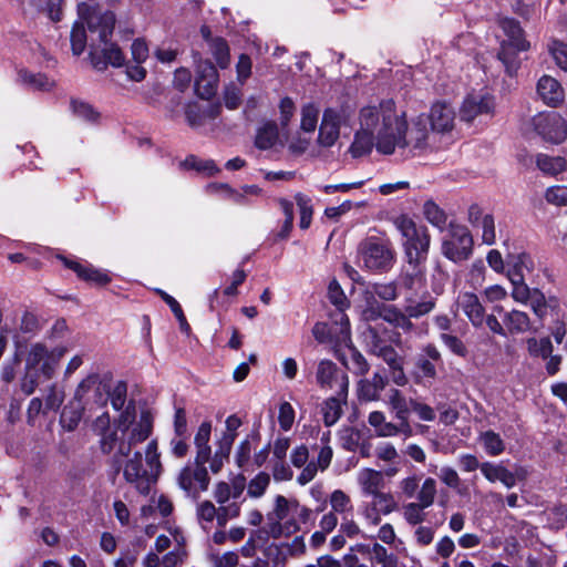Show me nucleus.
I'll list each match as a JSON object with an SVG mask.
<instances>
[{
	"mask_svg": "<svg viewBox=\"0 0 567 567\" xmlns=\"http://www.w3.org/2000/svg\"><path fill=\"white\" fill-rule=\"evenodd\" d=\"M110 417L102 414L95 421L96 430H105L101 433V449L103 453L113 452L112 465L116 472L122 471L124 480L133 485L136 491L147 495L161 474L162 464L157 442L152 440L145 450V466L142 454L138 451L132 453V449L145 440L152 433V417L148 412H142L135 422V408L127 405L121 413L114 429H109Z\"/></svg>",
	"mask_w": 567,
	"mask_h": 567,
	"instance_id": "obj_1",
	"label": "nucleus"
},
{
	"mask_svg": "<svg viewBox=\"0 0 567 567\" xmlns=\"http://www.w3.org/2000/svg\"><path fill=\"white\" fill-rule=\"evenodd\" d=\"M78 12L85 19L90 31V59L94 69L103 71L109 64L122 66L125 60L123 52L109 41L115 27V14L112 11H101L85 2L78 4Z\"/></svg>",
	"mask_w": 567,
	"mask_h": 567,
	"instance_id": "obj_2",
	"label": "nucleus"
},
{
	"mask_svg": "<svg viewBox=\"0 0 567 567\" xmlns=\"http://www.w3.org/2000/svg\"><path fill=\"white\" fill-rule=\"evenodd\" d=\"M66 351L62 346L49 349L42 342L30 344L25 354L24 375L20 383L21 391L31 395L39 386L40 379H53Z\"/></svg>",
	"mask_w": 567,
	"mask_h": 567,
	"instance_id": "obj_3",
	"label": "nucleus"
},
{
	"mask_svg": "<svg viewBox=\"0 0 567 567\" xmlns=\"http://www.w3.org/2000/svg\"><path fill=\"white\" fill-rule=\"evenodd\" d=\"M358 483L365 496L371 497L367 518L373 524L381 523V515L390 513V470L362 468Z\"/></svg>",
	"mask_w": 567,
	"mask_h": 567,
	"instance_id": "obj_4",
	"label": "nucleus"
},
{
	"mask_svg": "<svg viewBox=\"0 0 567 567\" xmlns=\"http://www.w3.org/2000/svg\"><path fill=\"white\" fill-rule=\"evenodd\" d=\"M361 130L354 135V140L349 147V153L353 158L368 155L374 146V132L379 126V112L375 107L362 109L360 114ZM375 148L379 153L390 154V135L388 124L384 122L378 128Z\"/></svg>",
	"mask_w": 567,
	"mask_h": 567,
	"instance_id": "obj_5",
	"label": "nucleus"
},
{
	"mask_svg": "<svg viewBox=\"0 0 567 567\" xmlns=\"http://www.w3.org/2000/svg\"><path fill=\"white\" fill-rule=\"evenodd\" d=\"M498 25L506 39L499 44L497 58L505 66L506 72L513 75L520 64L518 53L527 51L530 44L525 39V33L519 22L515 19L502 18L498 21Z\"/></svg>",
	"mask_w": 567,
	"mask_h": 567,
	"instance_id": "obj_6",
	"label": "nucleus"
},
{
	"mask_svg": "<svg viewBox=\"0 0 567 567\" xmlns=\"http://www.w3.org/2000/svg\"><path fill=\"white\" fill-rule=\"evenodd\" d=\"M395 228L401 235L402 246L408 262L423 261L430 248V235L425 226L416 223L408 215H401L394 220Z\"/></svg>",
	"mask_w": 567,
	"mask_h": 567,
	"instance_id": "obj_7",
	"label": "nucleus"
},
{
	"mask_svg": "<svg viewBox=\"0 0 567 567\" xmlns=\"http://www.w3.org/2000/svg\"><path fill=\"white\" fill-rule=\"evenodd\" d=\"M296 501H289L282 495L275 498L274 509L267 513L262 532L269 537L278 539L289 537L299 530V522L293 518Z\"/></svg>",
	"mask_w": 567,
	"mask_h": 567,
	"instance_id": "obj_8",
	"label": "nucleus"
},
{
	"mask_svg": "<svg viewBox=\"0 0 567 567\" xmlns=\"http://www.w3.org/2000/svg\"><path fill=\"white\" fill-rule=\"evenodd\" d=\"M473 237L464 225L451 221L447 233L442 239V254L457 264L470 259L473 254Z\"/></svg>",
	"mask_w": 567,
	"mask_h": 567,
	"instance_id": "obj_9",
	"label": "nucleus"
},
{
	"mask_svg": "<svg viewBox=\"0 0 567 567\" xmlns=\"http://www.w3.org/2000/svg\"><path fill=\"white\" fill-rule=\"evenodd\" d=\"M392 410L396 413L398 423H392V435L402 433L405 436L412 433L408 421L410 411H414L422 421H433L435 419L434 410L426 404L406 400L398 390H392Z\"/></svg>",
	"mask_w": 567,
	"mask_h": 567,
	"instance_id": "obj_10",
	"label": "nucleus"
},
{
	"mask_svg": "<svg viewBox=\"0 0 567 567\" xmlns=\"http://www.w3.org/2000/svg\"><path fill=\"white\" fill-rule=\"evenodd\" d=\"M426 121L419 116L411 125L404 116L396 117L392 123V153L395 147L422 148L427 138Z\"/></svg>",
	"mask_w": 567,
	"mask_h": 567,
	"instance_id": "obj_11",
	"label": "nucleus"
},
{
	"mask_svg": "<svg viewBox=\"0 0 567 567\" xmlns=\"http://www.w3.org/2000/svg\"><path fill=\"white\" fill-rule=\"evenodd\" d=\"M359 264L371 271L383 270L390 261L386 237L371 235L358 248Z\"/></svg>",
	"mask_w": 567,
	"mask_h": 567,
	"instance_id": "obj_12",
	"label": "nucleus"
},
{
	"mask_svg": "<svg viewBox=\"0 0 567 567\" xmlns=\"http://www.w3.org/2000/svg\"><path fill=\"white\" fill-rule=\"evenodd\" d=\"M534 131L546 142L560 144L567 137V123L557 112H540L532 118Z\"/></svg>",
	"mask_w": 567,
	"mask_h": 567,
	"instance_id": "obj_13",
	"label": "nucleus"
},
{
	"mask_svg": "<svg viewBox=\"0 0 567 567\" xmlns=\"http://www.w3.org/2000/svg\"><path fill=\"white\" fill-rule=\"evenodd\" d=\"M226 431L216 442V450L210 462V472L217 474L229 460L233 444L237 437V430L241 425V421L237 415H229L226 419Z\"/></svg>",
	"mask_w": 567,
	"mask_h": 567,
	"instance_id": "obj_14",
	"label": "nucleus"
},
{
	"mask_svg": "<svg viewBox=\"0 0 567 567\" xmlns=\"http://www.w3.org/2000/svg\"><path fill=\"white\" fill-rule=\"evenodd\" d=\"M177 483L188 496L196 498L202 492L207 491L210 477L206 466L193 462L181 470Z\"/></svg>",
	"mask_w": 567,
	"mask_h": 567,
	"instance_id": "obj_15",
	"label": "nucleus"
},
{
	"mask_svg": "<svg viewBox=\"0 0 567 567\" xmlns=\"http://www.w3.org/2000/svg\"><path fill=\"white\" fill-rule=\"evenodd\" d=\"M316 380L321 389L336 390L339 396H348V375L341 372L331 360L323 359L318 363Z\"/></svg>",
	"mask_w": 567,
	"mask_h": 567,
	"instance_id": "obj_16",
	"label": "nucleus"
},
{
	"mask_svg": "<svg viewBox=\"0 0 567 567\" xmlns=\"http://www.w3.org/2000/svg\"><path fill=\"white\" fill-rule=\"evenodd\" d=\"M495 110L494 96L488 93H472L468 94L461 107V121L471 123L477 117L492 116Z\"/></svg>",
	"mask_w": 567,
	"mask_h": 567,
	"instance_id": "obj_17",
	"label": "nucleus"
},
{
	"mask_svg": "<svg viewBox=\"0 0 567 567\" xmlns=\"http://www.w3.org/2000/svg\"><path fill=\"white\" fill-rule=\"evenodd\" d=\"M347 115L344 111L327 109L323 112L322 121L319 127L318 142L321 146H332L340 135V126L346 124Z\"/></svg>",
	"mask_w": 567,
	"mask_h": 567,
	"instance_id": "obj_18",
	"label": "nucleus"
},
{
	"mask_svg": "<svg viewBox=\"0 0 567 567\" xmlns=\"http://www.w3.org/2000/svg\"><path fill=\"white\" fill-rule=\"evenodd\" d=\"M463 312L471 323L480 328L484 324L485 309L477 295L470 291L460 292L455 300V313Z\"/></svg>",
	"mask_w": 567,
	"mask_h": 567,
	"instance_id": "obj_19",
	"label": "nucleus"
},
{
	"mask_svg": "<svg viewBox=\"0 0 567 567\" xmlns=\"http://www.w3.org/2000/svg\"><path fill=\"white\" fill-rule=\"evenodd\" d=\"M429 120L433 131L450 132L454 126L455 111L446 102H436L431 107Z\"/></svg>",
	"mask_w": 567,
	"mask_h": 567,
	"instance_id": "obj_20",
	"label": "nucleus"
},
{
	"mask_svg": "<svg viewBox=\"0 0 567 567\" xmlns=\"http://www.w3.org/2000/svg\"><path fill=\"white\" fill-rule=\"evenodd\" d=\"M537 93L544 103L554 107L559 105L565 99L563 86L556 79L549 75H543L538 80Z\"/></svg>",
	"mask_w": 567,
	"mask_h": 567,
	"instance_id": "obj_21",
	"label": "nucleus"
},
{
	"mask_svg": "<svg viewBox=\"0 0 567 567\" xmlns=\"http://www.w3.org/2000/svg\"><path fill=\"white\" fill-rule=\"evenodd\" d=\"M480 471L491 483L498 481L507 488H512L516 485V475L502 464L484 462L480 466Z\"/></svg>",
	"mask_w": 567,
	"mask_h": 567,
	"instance_id": "obj_22",
	"label": "nucleus"
},
{
	"mask_svg": "<svg viewBox=\"0 0 567 567\" xmlns=\"http://www.w3.org/2000/svg\"><path fill=\"white\" fill-rule=\"evenodd\" d=\"M420 262H408L399 279V285L414 295H417L424 288V276L420 268Z\"/></svg>",
	"mask_w": 567,
	"mask_h": 567,
	"instance_id": "obj_23",
	"label": "nucleus"
},
{
	"mask_svg": "<svg viewBox=\"0 0 567 567\" xmlns=\"http://www.w3.org/2000/svg\"><path fill=\"white\" fill-rule=\"evenodd\" d=\"M64 264L70 269L74 270L76 275L86 280L97 285H106L111 281L110 276L100 269H95L92 266L82 265L76 261H68L64 259Z\"/></svg>",
	"mask_w": 567,
	"mask_h": 567,
	"instance_id": "obj_24",
	"label": "nucleus"
},
{
	"mask_svg": "<svg viewBox=\"0 0 567 567\" xmlns=\"http://www.w3.org/2000/svg\"><path fill=\"white\" fill-rule=\"evenodd\" d=\"M503 324L506 329V334H519L529 330L530 321L527 313L519 310H512L504 315Z\"/></svg>",
	"mask_w": 567,
	"mask_h": 567,
	"instance_id": "obj_25",
	"label": "nucleus"
},
{
	"mask_svg": "<svg viewBox=\"0 0 567 567\" xmlns=\"http://www.w3.org/2000/svg\"><path fill=\"white\" fill-rule=\"evenodd\" d=\"M388 382L386 374L374 373L372 381L361 380L359 382V396L364 400H377L380 392Z\"/></svg>",
	"mask_w": 567,
	"mask_h": 567,
	"instance_id": "obj_26",
	"label": "nucleus"
},
{
	"mask_svg": "<svg viewBox=\"0 0 567 567\" xmlns=\"http://www.w3.org/2000/svg\"><path fill=\"white\" fill-rule=\"evenodd\" d=\"M331 327L334 329L337 344L348 346L351 343L350 321L344 310H338L333 315Z\"/></svg>",
	"mask_w": 567,
	"mask_h": 567,
	"instance_id": "obj_27",
	"label": "nucleus"
},
{
	"mask_svg": "<svg viewBox=\"0 0 567 567\" xmlns=\"http://www.w3.org/2000/svg\"><path fill=\"white\" fill-rule=\"evenodd\" d=\"M19 80L22 84L32 90L50 91L54 86V81L43 73H33L28 70L19 71Z\"/></svg>",
	"mask_w": 567,
	"mask_h": 567,
	"instance_id": "obj_28",
	"label": "nucleus"
},
{
	"mask_svg": "<svg viewBox=\"0 0 567 567\" xmlns=\"http://www.w3.org/2000/svg\"><path fill=\"white\" fill-rule=\"evenodd\" d=\"M79 18L80 20L74 22L70 35L71 49L74 55H81L86 48L87 41L90 42V35L87 37L84 27L86 21L80 14Z\"/></svg>",
	"mask_w": 567,
	"mask_h": 567,
	"instance_id": "obj_29",
	"label": "nucleus"
},
{
	"mask_svg": "<svg viewBox=\"0 0 567 567\" xmlns=\"http://www.w3.org/2000/svg\"><path fill=\"white\" fill-rule=\"evenodd\" d=\"M347 398L331 396L323 402L322 415L323 422L327 426L336 424L342 415V402H346Z\"/></svg>",
	"mask_w": 567,
	"mask_h": 567,
	"instance_id": "obj_30",
	"label": "nucleus"
},
{
	"mask_svg": "<svg viewBox=\"0 0 567 567\" xmlns=\"http://www.w3.org/2000/svg\"><path fill=\"white\" fill-rule=\"evenodd\" d=\"M536 165L544 174L555 176L566 169V159L561 156L538 154L536 157Z\"/></svg>",
	"mask_w": 567,
	"mask_h": 567,
	"instance_id": "obj_31",
	"label": "nucleus"
},
{
	"mask_svg": "<svg viewBox=\"0 0 567 567\" xmlns=\"http://www.w3.org/2000/svg\"><path fill=\"white\" fill-rule=\"evenodd\" d=\"M423 215L432 226L441 231L445 229L447 215L434 200L429 199L424 203Z\"/></svg>",
	"mask_w": 567,
	"mask_h": 567,
	"instance_id": "obj_32",
	"label": "nucleus"
},
{
	"mask_svg": "<svg viewBox=\"0 0 567 567\" xmlns=\"http://www.w3.org/2000/svg\"><path fill=\"white\" fill-rule=\"evenodd\" d=\"M346 347L348 348V354L343 358L346 368L355 374H365L369 364L364 357L352 346V342Z\"/></svg>",
	"mask_w": 567,
	"mask_h": 567,
	"instance_id": "obj_33",
	"label": "nucleus"
},
{
	"mask_svg": "<svg viewBox=\"0 0 567 567\" xmlns=\"http://www.w3.org/2000/svg\"><path fill=\"white\" fill-rule=\"evenodd\" d=\"M278 204L285 215V221L280 229L275 234V238L277 240H284L289 237L293 227V203L286 198H280L278 199Z\"/></svg>",
	"mask_w": 567,
	"mask_h": 567,
	"instance_id": "obj_34",
	"label": "nucleus"
},
{
	"mask_svg": "<svg viewBox=\"0 0 567 567\" xmlns=\"http://www.w3.org/2000/svg\"><path fill=\"white\" fill-rule=\"evenodd\" d=\"M480 442L489 456H497L505 451V443L501 435L492 430L481 433Z\"/></svg>",
	"mask_w": 567,
	"mask_h": 567,
	"instance_id": "obj_35",
	"label": "nucleus"
},
{
	"mask_svg": "<svg viewBox=\"0 0 567 567\" xmlns=\"http://www.w3.org/2000/svg\"><path fill=\"white\" fill-rule=\"evenodd\" d=\"M278 140V128L275 123H265L257 131L255 144L260 150H268L272 147Z\"/></svg>",
	"mask_w": 567,
	"mask_h": 567,
	"instance_id": "obj_36",
	"label": "nucleus"
},
{
	"mask_svg": "<svg viewBox=\"0 0 567 567\" xmlns=\"http://www.w3.org/2000/svg\"><path fill=\"white\" fill-rule=\"evenodd\" d=\"M368 423L370 425V437H388L390 435V422L386 421L383 412H371L368 417Z\"/></svg>",
	"mask_w": 567,
	"mask_h": 567,
	"instance_id": "obj_37",
	"label": "nucleus"
},
{
	"mask_svg": "<svg viewBox=\"0 0 567 567\" xmlns=\"http://www.w3.org/2000/svg\"><path fill=\"white\" fill-rule=\"evenodd\" d=\"M207 193L217 194L223 196L226 199H229L238 205L246 204V196L244 190L239 192L237 189L231 188L228 184L221 183H212L206 187Z\"/></svg>",
	"mask_w": 567,
	"mask_h": 567,
	"instance_id": "obj_38",
	"label": "nucleus"
},
{
	"mask_svg": "<svg viewBox=\"0 0 567 567\" xmlns=\"http://www.w3.org/2000/svg\"><path fill=\"white\" fill-rule=\"evenodd\" d=\"M185 169H195L207 176H213L219 173V168L213 159H200L194 155L187 156L182 163Z\"/></svg>",
	"mask_w": 567,
	"mask_h": 567,
	"instance_id": "obj_39",
	"label": "nucleus"
},
{
	"mask_svg": "<svg viewBox=\"0 0 567 567\" xmlns=\"http://www.w3.org/2000/svg\"><path fill=\"white\" fill-rule=\"evenodd\" d=\"M295 200L300 213L299 226L301 229H308L311 225L313 207L311 198L302 193L295 195Z\"/></svg>",
	"mask_w": 567,
	"mask_h": 567,
	"instance_id": "obj_40",
	"label": "nucleus"
},
{
	"mask_svg": "<svg viewBox=\"0 0 567 567\" xmlns=\"http://www.w3.org/2000/svg\"><path fill=\"white\" fill-rule=\"evenodd\" d=\"M82 419V411L80 405H73L72 403L65 405L60 415V424L66 431H73L78 427Z\"/></svg>",
	"mask_w": 567,
	"mask_h": 567,
	"instance_id": "obj_41",
	"label": "nucleus"
},
{
	"mask_svg": "<svg viewBox=\"0 0 567 567\" xmlns=\"http://www.w3.org/2000/svg\"><path fill=\"white\" fill-rule=\"evenodd\" d=\"M209 49L217 64L225 69L229 64V48L227 42L221 38L209 40Z\"/></svg>",
	"mask_w": 567,
	"mask_h": 567,
	"instance_id": "obj_42",
	"label": "nucleus"
},
{
	"mask_svg": "<svg viewBox=\"0 0 567 567\" xmlns=\"http://www.w3.org/2000/svg\"><path fill=\"white\" fill-rule=\"evenodd\" d=\"M369 330L372 337L371 340V351L378 357H382L386 363H390V349L388 344V339L378 334V326H369Z\"/></svg>",
	"mask_w": 567,
	"mask_h": 567,
	"instance_id": "obj_43",
	"label": "nucleus"
},
{
	"mask_svg": "<svg viewBox=\"0 0 567 567\" xmlns=\"http://www.w3.org/2000/svg\"><path fill=\"white\" fill-rule=\"evenodd\" d=\"M174 538L177 543V547L167 553L162 558V567H177L178 565H182L184 558L186 557V550L182 546L184 542V537L176 533L174 535Z\"/></svg>",
	"mask_w": 567,
	"mask_h": 567,
	"instance_id": "obj_44",
	"label": "nucleus"
},
{
	"mask_svg": "<svg viewBox=\"0 0 567 567\" xmlns=\"http://www.w3.org/2000/svg\"><path fill=\"white\" fill-rule=\"evenodd\" d=\"M320 109L315 103H308L302 106L301 110V128L305 132H315L318 118H319Z\"/></svg>",
	"mask_w": 567,
	"mask_h": 567,
	"instance_id": "obj_45",
	"label": "nucleus"
},
{
	"mask_svg": "<svg viewBox=\"0 0 567 567\" xmlns=\"http://www.w3.org/2000/svg\"><path fill=\"white\" fill-rule=\"evenodd\" d=\"M364 317L370 322H375L373 326H378V333L380 332V326L383 322H390V310L385 305L371 303L364 311Z\"/></svg>",
	"mask_w": 567,
	"mask_h": 567,
	"instance_id": "obj_46",
	"label": "nucleus"
},
{
	"mask_svg": "<svg viewBox=\"0 0 567 567\" xmlns=\"http://www.w3.org/2000/svg\"><path fill=\"white\" fill-rule=\"evenodd\" d=\"M64 401V391L58 383H51L47 388L44 396V411H58Z\"/></svg>",
	"mask_w": 567,
	"mask_h": 567,
	"instance_id": "obj_47",
	"label": "nucleus"
},
{
	"mask_svg": "<svg viewBox=\"0 0 567 567\" xmlns=\"http://www.w3.org/2000/svg\"><path fill=\"white\" fill-rule=\"evenodd\" d=\"M527 349L530 355L547 359L553 353V344L549 338H529Z\"/></svg>",
	"mask_w": 567,
	"mask_h": 567,
	"instance_id": "obj_48",
	"label": "nucleus"
},
{
	"mask_svg": "<svg viewBox=\"0 0 567 567\" xmlns=\"http://www.w3.org/2000/svg\"><path fill=\"white\" fill-rule=\"evenodd\" d=\"M270 484V476L265 472L258 473L247 485V494L252 498L261 497Z\"/></svg>",
	"mask_w": 567,
	"mask_h": 567,
	"instance_id": "obj_49",
	"label": "nucleus"
},
{
	"mask_svg": "<svg viewBox=\"0 0 567 567\" xmlns=\"http://www.w3.org/2000/svg\"><path fill=\"white\" fill-rule=\"evenodd\" d=\"M196 63V79L218 81V73L214 64L208 60H202L199 53H194Z\"/></svg>",
	"mask_w": 567,
	"mask_h": 567,
	"instance_id": "obj_50",
	"label": "nucleus"
},
{
	"mask_svg": "<svg viewBox=\"0 0 567 567\" xmlns=\"http://www.w3.org/2000/svg\"><path fill=\"white\" fill-rule=\"evenodd\" d=\"M435 495H436V482L434 478L427 477L423 482V484L417 493V501H419L417 503L421 504L423 507L427 508L434 503Z\"/></svg>",
	"mask_w": 567,
	"mask_h": 567,
	"instance_id": "obj_51",
	"label": "nucleus"
},
{
	"mask_svg": "<svg viewBox=\"0 0 567 567\" xmlns=\"http://www.w3.org/2000/svg\"><path fill=\"white\" fill-rule=\"evenodd\" d=\"M440 480L449 487L455 489L457 494L465 495L466 488L461 487V478L457 472L450 466H443L439 472Z\"/></svg>",
	"mask_w": 567,
	"mask_h": 567,
	"instance_id": "obj_52",
	"label": "nucleus"
},
{
	"mask_svg": "<svg viewBox=\"0 0 567 567\" xmlns=\"http://www.w3.org/2000/svg\"><path fill=\"white\" fill-rule=\"evenodd\" d=\"M328 298L338 310H346L349 307V300L336 279L329 284Z\"/></svg>",
	"mask_w": 567,
	"mask_h": 567,
	"instance_id": "obj_53",
	"label": "nucleus"
},
{
	"mask_svg": "<svg viewBox=\"0 0 567 567\" xmlns=\"http://www.w3.org/2000/svg\"><path fill=\"white\" fill-rule=\"evenodd\" d=\"M330 504L334 514H347L352 512L349 496L341 489H336L330 496Z\"/></svg>",
	"mask_w": 567,
	"mask_h": 567,
	"instance_id": "obj_54",
	"label": "nucleus"
},
{
	"mask_svg": "<svg viewBox=\"0 0 567 567\" xmlns=\"http://www.w3.org/2000/svg\"><path fill=\"white\" fill-rule=\"evenodd\" d=\"M443 344L455 355L465 358L467 355V348L464 342L456 336L443 332L440 336Z\"/></svg>",
	"mask_w": 567,
	"mask_h": 567,
	"instance_id": "obj_55",
	"label": "nucleus"
},
{
	"mask_svg": "<svg viewBox=\"0 0 567 567\" xmlns=\"http://www.w3.org/2000/svg\"><path fill=\"white\" fill-rule=\"evenodd\" d=\"M71 107L75 116L86 122H95L99 117V113L83 101H72Z\"/></svg>",
	"mask_w": 567,
	"mask_h": 567,
	"instance_id": "obj_56",
	"label": "nucleus"
},
{
	"mask_svg": "<svg viewBox=\"0 0 567 567\" xmlns=\"http://www.w3.org/2000/svg\"><path fill=\"white\" fill-rule=\"evenodd\" d=\"M522 277V275H514L511 277V281L513 284L512 297L516 301L525 303L532 296L533 290L523 282Z\"/></svg>",
	"mask_w": 567,
	"mask_h": 567,
	"instance_id": "obj_57",
	"label": "nucleus"
},
{
	"mask_svg": "<svg viewBox=\"0 0 567 567\" xmlns=\"http://www.w3.org/2000/svg\"><path fill=\"white\" fill-rule=\"evenodd\" d=\"M477 228H482V241L485 245H493L496 240L495 220L492 214H485Z\"/></svg>",
	"mask_w": 567,
	"mask_h": 567,
	"instance_id": "obj_58",
	"label": "nucleus"
},
{
	"mask_svg": "<svg viewBox=\"0 0 567 567\" xmlns=\"http://www.w3.org/2000/svg\"><path fill=\"white\" fill-rule=\"evenodd\" d=\"M549 52L556 64L567 72V43L555 40L549 47Z\"/></svg>",
	"mask_w": 567,
	"mask_h": 567,
	"instance_id": "obj_59",
	"label": "nucleus"
},
{
	"mask_svg": "<svg viewBox=\"0 0 567 567\" xmlns=\"http://www.w3.org/2000/svg\"><path fill=\"white\" fill-rule=\"evenodd\" d=\"M424 508L425 507L419 503H409L403 506V516L411 525L420 524L424 520Z\"/></svg>",
	"mask_w": 567,
	"mask_h": 567,
	"instance_id": "obj_60",
	"label": "nucleus"
},
{
	"mask_svg": "<svg viewBox=\"0 0 567 567\" xmlns=\"http://www.w3.org/2000/svg\"><path fill=\"white\" fill-rule=\"evenodd\" d=\"M312 334L320 343L336 342L334 329L326 322H317L312 328Z\"/></svg>",
	"mask_w": 567,
	"mask_h": 567,
	"instance_id": "obj_61",
	"label": "nucleus"
},
{
	"mask_svg": "<svg viewBox=\"0 0 567 567\" xmlns=\"http://www.w3.org/2000/svg\"><path fill=\"white\" fill-rule=\"evenodd\" d=\"M548 203L557 206H567V186H551L545 193Z\"/></svg>",
	"mask_w": 567,
	"mask_h": 567,
	"instance_id": "obj_62",
	"label": "nucleus"
},
{
	"mask_svg": "<svg viewBox=\"0 0 567 567\" xmlns=\"http://www.w3.org/2000/svg\"><path fill=\"white\" fill-rule=\"evenodd\" d=\"M278 422L284 431H289L295 422V410L289 402H284L279 406Z\"/></svg>",
	"mask_w": 567,
	"mask_h": 567,
	"instance_id": "obj_63",
	"label": "nucleus"
},
{
	"mask_svg": "<svg viewBox=\"0 0 567 567\" xmlns=\"http://www.w3.org/2000/svg\"><path fill=\"white\" fill-rule=\"evenodd\" d=\"M264 554L267 557V561L271 560L276 565L285 563L286 558L288 556L287 551H286V549L284 547V543H280V544L271 543V544H269L265 548Z\"/></svg>",
	"mask_w": 567,
	"mask_h": 567,
	"instance_id": "obj_64",
	"label": "nucleus"
}]
</instances>
